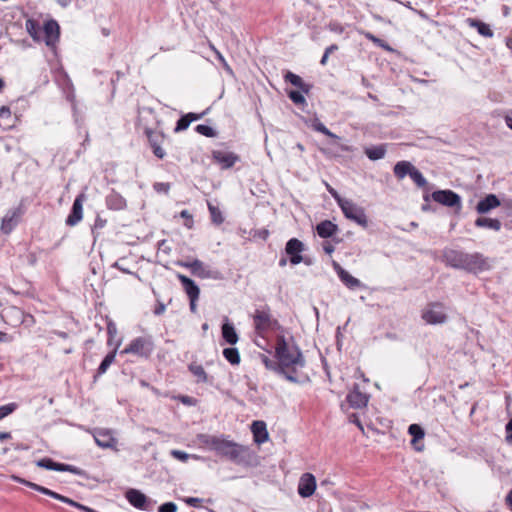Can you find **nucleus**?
<instances>
[{
    "label": "nucleus",
    "instance_id": "nucleus-1",
    "mask_svg": "<svg viewBox=\"0 0 512 512\" xmlns=\"http://www.w3.org/2000/svg\"><path fill=\"white\" fill-rule=\"evenodd\" d=\"M275 358L278 361L279 375L292 383H299L298 371L306 365L305 358L296 344H289L283 335L276 338Z\"/></svg>",
    "mask_w": 512,
    "mask_h": 512
},
{
    "label": "nucleus",
    "instance_id": "nucleus-2",
    "mask_svg": "<svg viewBox=\"0 0 512 512\" xmlns=\"http://www.w3.org/2000/svg\"><path fill=\"white\" fill-rule=\"evenodd\" d=\"M442 261L446 266L478 275L492 268L491 259L480 252L468 253L454 248H444Z\"/></svg>",
    "mask_w": 512,
    "mask_h": 512
},
{
    "label": "nucleus",
    "instance_id": "nucleus-3",
    "mask_svg": "<svg viewBox=\"0 0 512 512\" xmlns=\"http://www.w3.org/2000/svg\"><path fill=\"white\" fill-rule=\"evenodd\" d=\"M202 444L237 465H248L252 459L249 447L228 440L224 435L203 434L199 437Z\"/></svg>",
    "mask_w": 512,
    "mask_h": 512
},
{
    "label": "nucleus",
    "instance_id": "nucleus-4",
    "mask_svg": "<svg viewBox=\"0 0 512 512\" xmlns=\"http://www.w3.org/2000/svg\"><path fill=\"white\" fill-rule=\"evenodd\" d=\"M155 349L153 336L144 334L130 341V354L142 359H149Z\"/></svg>",
    "mask_w": 512,
    "mask_h": 512
},
{
    "label": "nucleus",
    "instance_id": "nucleus-5",
    "mask_svg": "<svg viewBox=\"0 0 512 512\" xmlns=\"http://www.w3.org/2000/svg\"><path fill=\"white\" fill-rule=\"evenodd\" d=\"M253 324L257 333L262 334L268 330L280 328L278 320L271 315L270 308L265 306L263 309H257L253 315Z\"/></svg>",
    "mask_w": 512,
    "mask_h": 512
},
{
    "label": "nucleus",
    "instance_id": "nucleus-6",
    "mask_svg": "<svg viewBox=\"0 0 512 512\" xmlns=\"http://www.w3.org/2000/svg\"><path fill=\"white\" fill-rule=\"evenodd\" d=\"M180 266L189 268L191 273L199 278L202 279H214V280H220L222 279V274L218 270L210 269L208 266H206L202 261L199 259H195L191 262H179Z\"/></svg>",
    "mask_w": 512,
    "mask_h": 512
},
{
    "label": "nucleus",
    "instance_id": "nucleus-7",
    "mask_svg": "<svg viewBox=\"0 0 512 512\" xmlns=\"http://www.w3.org/2000/svg\"><path fill=\"white\" fill-rule=\"evenodd\" d=\"M339 207L347 219L354 221L363 228L368 227V219L362 207L348 199L340 203Z\"/></svg>",
    "mask_w": 512,
    "mask_h": 512
},
{
    "label": "nucleus",
    "instance_id": "nucleus-8",
    "mask_svg": "<svg viewBox=\"0 0 512 512\" xmlns=\"http://www.w3.org/2000/svg\"><path fill=\"white\" fill-rule=\"evenodd\" d=\"M422 319L427 324L437 325L445 323L448 317L444 311L443 304L440 302H433L428 304L422 311Z\"/></svg>",
    "mask_w": 512,
    "mask_h": 512
},
{
    "label": "nucleus",
    "instance_id": "nucleus-9",
    "mask_svg": "<svg viewBox=\"0 0 512 512\" xmlns=\"http://www.w3.org/2000/svg\"><path fill=\"white\" fill-rule=\"evenodd\" d=\"M25 212L26 209L22 202L17 207L8 210L1 222V232L6 235L10 234L20 223Z\"/></svg>",
    "mask_w": 512,
    "mask_h": 512
},
{
    "label": "nucleus",
    "instance_id": "nucleus-10",
    "mask_svg": "<svg viewBox=\"0 0 512 512\" xmlns=\"http://www.w3.org/2000/svg\"><path fill=\"white\" fill-rule=\"evenodd\" d=\"M37 466L47 469V470H53L58 472H70L72 474L78 475V476H84L86 475V472L76 466L60 463L54 461L52 458L45 457L37 461Z\"/></svg>",
    "mask_w": 512,
    "mask_h": 512
},
{
    "label": "nucleus",
    "instance_id": "nucleus-11",
    "mask_svg": "<svg viewBox=\"0 0 512 512\" xmlns=\"http://www.w3.org/2000/svg\"><path fill=\"white\" fill-rule=\"evenodd\" d=\"M157 501L146 496L140 490L130 488V505L134 508L151 512L155 509Z\"/></svg>",
    "mask_w": 512,
    "mask_h": 512
},
{
    "label": "nucleus",
    "instance_id": "nucleus-12",
    "mask_svg": "<svg viewBox=\"0 0 512 512\" xmlns=\"http://www.w3.org/2000/svg\"><path fill=\"white\" fill-rule=\"evenodd\" d=\"M42 30L46 46L55 52L60 37V26L58 22L54 19H50L44 23Z\"/></svg>",
    "mask_w": 512,
    "mask_h": 512
},
{
    "label": "nucleus",
    "instance_id": "nucleus-13",
    "mask_svg": "<svg viewBox=\"0 0 512 512\" xmlns=\"http://www.w3.org/2000/svg\"><path fill=\"white\" fill-rule=\"evenodd\" d=\"M305 245L297 238H291L286 242L285 254L289 257L292 265H298L304 261L302 253L305 251Z\"/></svg>",
    "mask_w": 512,
    "mask_h": 512
},
{
    "label": "nucleus",
    "instance_id": "nucleus-14",
    "mask_svg": "<svg viewBox=\"0 0 512 512\" xmlns=\"http://www.w3.org/2000/svg\"><path fill=\"white\" fill-rule=\"evenodd\" d=\"M144 134L146 135L149 145L152 148L153 154L159 158L163 159L166 155L165 150L161 147L162 142L164 141V134L162 132L154 131L151 128L145 127Z\"/></svg>",
    "mask_w": 512,
    "mask_h": 512
},
{
    "label": "nucleus",
    "instance_id": "nucleus-15",
    "mask_svg": "<svg viewBox=\"0 0 512 512\" xmlns=\"http://www.w3.org/2000/svg\"><path fill=\"white\" fill-rule=\"evenodd\" d=\"M435 202L447 207H460L461 197L452 190H437L431 195Z\"/></svg>",
    "mask_w": 512,
    "mask_h": 512
},
{
    "label": "nucleus",
    "instance_id": "nucleus-16",
    "mask_svg": "<svg viewBox=\"0 0 512 512\" xmlns=\"http://www.w3.org/2000/svg\"><path fill=\"white\" fill-rule=\"evenodd\" d=\"M83 201H84V194H79L75 198V200L72 204L70 213L65 221L67 226H71V227L75 226L81 221V219L83 217Z\"/></svg>",
    "mask_w": 512,
    "mask_h": 512
},
{
    "label": "nucleus",
    "instance_id": "nucleus-17",
    "mask_svg": "<svg viewBox=\"0 0 512 512\" xmlns=\"http://www.w3.org/2000/svg\"><path fill=\"white\" fill-rule=\"evenodd\" d=\"M212 159L221 165L222 169H229L240 160V157L233 152H224L221 150L212 151Z\"/></svg>",
    "mask_w": 512,
    "mask_h": 512
},
{
    "label": "nucleus",
    "instance_id": "nucleus-18",
    "mask_svg": "<svg viewBox=\"0 0 512 512\" xmlns=\"http://www.w3.org/2000/svg\"><path fill=\"white\" fill-rule=\"evenodd\" d=\"M316 489V479L314 475L305 473L301 476L298 484V493L303 498L313 495Z\"/></svg>",
    "mask_w": 512,
    "mask_h": 512
},
{
    "label": "nucleus",
    "instance_id": "nucleus-19",
    "mask_svg": "<svg viewBox=\"0 0 512 512\" xmlns=\"http://www.w3.org/2000/svg\"><path fill=\"white\" fill-rule=\"evenodd\" d=\"M346 401L352 408L361 409L367 406L369 396L365 393H362L359 390L358 385H355L354 389L347 394Z\"/></svg>",
    "mask_w": 512,
    "mask_h": 512
},
{
    "label": "nucleus",
    "instance_id": "nucleus-20",
    "mask_svg": "<svg viewBox=\"0 0 512 512\" xmlns=\"http://www.w3.org/2000/svg\"><path fill=\"white\" fill-rule=\"evenodd\" d=\"M498 206H500V200L498 197L495 194H488L477 203L476 211L479 214H486Z\"/></svg>",
    "mask_w": 512,
    "mask_h": 512
},
{
    "label": "nucleus",
    "instance_id": "nucleus-21",
    "mask_svg": "<svg viewBox=\"0 0 512 512\" xmlns=\"http://www.w3.org/2000/svg\"><path fill=\"white\" fill-rule=\"evenodd\" d=\"M253 439L257 444H262L268 440L269 434L264 421H254L251 425Z\"/></svg>",
    "mask_w": 512,
    "mask_h": 512
},
{
    "label": "nucleus",
    "instance_id": "nucleus-22",
    "mask_svg": "<svg viewBox=\"0 0 512 512\" xmlns=\"http://www.w3.org/2000/svg\"><path fill=\"white\" fill-rule=\"evenodd\" d=\"M46 495L50 496V497H52V498H54L56 500H59V501H61L63 503H66V504H68L70 506H73V507H75V508H77V509H79V510H81L83 512H98V511H96V510H94V509H92V508H90L88 506H85V505H83V504H81L79 502H76L73 499L68 498V497H66V496H64L62 494H59V493H57V492H55V491H53V490H51L49 488L47 490Z\"/></svg>",
    "mask_w": 512,
    "mask_h": 512
},
{
    "label": "nucleus",
    "instance_id": "nucleus-23",
    "mask_svg": "<svg viewBox=\"0 0 512 512\" xmlns=\"http://www.w3.org/2000/svg\"><path fill=\"white\" fill-rule=\"evenodd\" d=\"M177 277L189 298H199L200 289L194 280L182 274H178Z\"/></svg>",
    "mask_w": 512,
    "mask_h": 512
},
{
    "label": "nucleus",
    "instance_id": "nucleus-24",
    "mask_svg": "<svg viewBox=\"0 0 512 512\" xmlns=\"http://www.w3.org/2000/svg\"><path fill=\"white\" fill-rule=\"evenodd\" d=\"M338 230V226L330 220H323L316 226L318 236L324 239L332 237Z\"/></svg>",
    "mask_w": 512,
    "mask_h": 512
},
{
    "label": "nucleus",
    "instance_id": "nucleus-25",
    "mask_svg": "<svg viewBox=\"0 0 512 512\" xmlns=\"http://www.w3.org/2000/svg\"><path fill=\"white\" fill-rule=\"evenodd\" d=\"M284 79L286 82H289L291 85L297 87L303 93H309L311 85L305 83L299 75L294 74L291 71H287V73L284 75Z\"/></svg>",
    "mask_w": 512,
    "mask_h": 512
},
{
    "label": "nucleus",
    "instance_id": "nucleus-26",
    "mask_svg": "<svg viewBox=\"0 0 512 512\" xmlns=\"http://www.w3.org/2000/svg\"><path fill=\"white\" fill-rule=\"evenodd\" d=\"M467 23L470 27L475 28L481 36H484L486 38L493 37V31L490 25L482 22L481 20L468 18Z\"/></svg>",
    "mask_w": 512,
    "mask_h": 512
},
{
    "label": "nucleus",
    "instance_id": "nucleus-27",
    "mask_svg": "<svg viewBox=\"0 0 512 512\" xmlns=\"http://www.w3.org/2000/svg\"><path fill=\"white\" fill-rule=\"evenodd\" d=\"M408 433L412 437L411 444L414 446V449L416 451H422L423 445L418 446L417 443L425 436L424 429L419 424H411L408 427Z\"/></svg>",
    "mask_w": 512,
    "mask_h": 512
},
{
    "label": "nucleus",
    "instance_id": "nucleus-28",
    "mask_svg": "<svg viewBox=\"0 0 512 512\" xmlns=\"http://www.w3.org/2000/svg\"><path fill=\"white\" fill-rule=\"evenodd\" d=\"M475 226L478 228H487L494 231H499L502 227L500 220L496 218L478 217L475 220Z\"/></svg>",
    "mask_w": 512,
    "mask_h": 512
},
{
    "label": "nucleus",
    "instance_id": "nucleus-29",
    "mask_svg": "<svg viewBox=\"0 0 512 512\" xmlns=\"http://www.w3.org/2000/svg\"><path fill=\"white\" fill-rule=\"evenodd\" d=\"M106 204L109 209L120 210L126 206V200L120 194L112 191L106 197Z\"/></svg>",
    "mask_w": 512,
    "mask_h": 512
},
{
    "label": "nucleus",
    "instance_id": "nucleus-30",
    "mask_svg": "<svg viewBox=\"0 0 512 512\" xmlns=\"http://www.w3.org/2000/svg\"><path fill=\"white\" fill-rule=\"evenodd\" d=\"M364 153L372 161L383 159L386 154V144L366 147Z\"/></svg>",
    "mask_w": 512,
    "mask_h": 512
},
{
    "label": "nucleus",
    "instance_id": "nucleus-31",
    "mask_svg": "<svg viewBox=\"0 0 512 512\" xmlns=\"http://www.w3.org/2000/svg\"><path fill=\"white\" fill-rule=\"evenodd\" d=\"M414 165L409 161H399L394 165L393 172L398 179H403L407 175L410 176V173L413 169Z\"/></svg>",
    "mask_w": 512,
    "mask_h": 512
},
{
    "label": "nucleus",
    "instance_id": "nucleus-32",
    "mask_svg": "<svg viewBox=\"0 0 512 512\" xmlns=\"http://www.w3.org/2000/svg\"><path fill=\"white\" fill-rule=\"evenodd\" d=\"M222 337L230 345H235L239 339L235 327L231 323L222 325Z\"/></svg>",
    "mask_w": 512,
    "mask_h": 512
},
{
    "label": "nucleus",
    "instance_id": "nucleus-33",
    "mask_svg": "<svg viewBox=\"0 0 512 512\" xmlns=\"http://www.w3.org/2000/svg\"><path fill=\"white\" fill-rule=\"evenodd\" d=\"M339 278L345 284V286L349 289H357L362 286V283L359 279L352 276L348 271L341 270L339 271Z\"/></svg>",
    "mask_w": 512,
    "mask_h": 512
},
{
    "label": "nucleus",
    "instance_id": "nucleus-34",
    "mask_svg": "<svg viewBox=\"0 0 512 512\" xmlns=\"http://www.w3.org/2000/svg\"><path fill=\"white\" fill-rule=\"evenodd\" d=\"M25 27H26V30L28 32V34L32 37V39L34 41H40V36H39V32L41 30V27L38 23V21L34 20V19H28L26 20V23H25Z\"/></svg>",
    "mask_w": 512,
    "mask_h": 512
},
{
    "label": "nucleus",
    "instance_id": "nucleus-35",
    "mask_svg": "<svg viewBox=\"0 0 512 512\" xmlns=\"http://www.w3.org/2000/svg\"><path fill=\"white\" fill-rule=\"evenodd\" d=\"M223 356L232 365H238L241 360L238 349L234 347L225 348Z\"/></svg>",
    "mask_w": 512,
    "mask_h": 512
},
{
    "label": "nucleus",
    "instance_id": "nucleus-36",
    "mask_svg": "<svg viewBox=\"0 0 512 512\" xmlns=\"http://www.w3.org/2000/svg\"><path fill=\"white\" fill-rule=\"evenodd\" d=\"M188 368L189 371L198 378V382H208V375L201 365L192 363Z\"/></svg>",
    "mask_w": 512,
    "mask_h": 512
},
{
    "label": "nucleus",
    "instance_id": "nucleus-37",
    "mask_svg": "<svg viewBox=\"0 0 512 512\" xmlns=\"http://www.w3.org/2000/svg\"><path fill=\"white\" fill-rule=\"evenodd\" d=\"M12 478L17 483L23 484V485H25V486H27V487H29V488L37 491V492H40V493H42L44 495H46V493H47L48 488H46L44 486H41V485L36 484L34 482L28 481V480H26L24 478H21L19 476H13Z\"/></svg>",
    "mask_w": 512,
    "mask_h": 512
},
{
    "label": "nucleus",
    "instance_id": "nucleus-38",
    "mask_svg": "<svg viewBox=\"0 0 512 512\" xmlns=\"http://www.w3.org/2000/svg\"><path fill=\"white\" fill-rule=\"evenodd\" d=\"M312 128L317 131V132H320L332 139H335V140H339L340 137L337 136L336 134H334L333 132H331L321 121H319L318 119H316L313 123H312Z\"/></svg>",
    "mask_w": 512,
    "mask_h": 512
},
{
    "label": "nucleus",
    "instance_id": "nucleus-39",
    "mask_svg": "<svg viewBox=\"0 0 512 512\" xmlns=\"http://www.w3.org/2000/svg\"><path fill=\"white\" fill-rule=\"evenodd\" d=\"M95 442L98 446L108 448L112 446L114 439L108 433H98L94 436Z\"/></svg>",
    "mask_w": 512,
    "mask_h": 512
},
{
    "label": "nucleus",
    "instance_id": "nucleus-40",
    "mask_svg": "<svg viewBox=\"0 0 512 512\" xmlns=\"http://www.w3.org/2000/svg\"><path fill=\"white\" fill-rule=\"evenodd\" d=\"M208 209L210 212L211 220L214 224L220 225L224 222V217L218 207L208 203Z\"/></svg>",
    "mask_w": 512,
    "mask_h": 512
},
{
    "label": "nucleus",
    "instance_id": "nucleus-41",
    "mask_svg": "<svg viewBox=\"0 0 512 512\" xmlns=\"http://www.w3.org/2000/svg\"><path fill=\"white\" fill-rule=\"evenodd\" d=\"M410 178L413 182L420 188H423L427 185V180L423 176V174L414 166L411 173Z\"/></svg>",
    "mask_w": 512,
    "mask_h": 512
},
{
    "label": "nucleus",
    "instance_id": "nucleus-42",
    "mask_svg": "<svg viewBox=\"0 0 512 512\" xmlns=\"http://www.w3.org/2000/svg\"><path fill=\"white\" fill-rule=\"evenodd\" d=\"M10 120H11V111H10V108L7 107V106H2L0 108V126L1 127H5V128H9L11 125H10Z\"/></svg>",
    "mask_w": 512,
    "mask_h": 512
},
{
    "label": "nucleus",
    "instance_id": "nucleus-43",
    "mask_svg": "<svg viewBox=\"0 0 512 512\" xmlns=\"http://www.w3.org/2000/svg\"><path fill=\"white\" fill-rule=\"evenodd\" d=\"M195 131L203 136L210 137V138L217 136L216 130L214 128H212L211 126L205 125V124L197 125L195 127Z\"/></svg>",
    "mask_w": 512,
    "mask_h": 512
},
{
    "label": "nucleus",
    "instance_id": "nucleus-44",
    "mask_svg": "<svg viewBox=\"0 0 512 512\" xmlns=\"http://www.w3.org/2000/svg\"><path fill=\"white\" fill-rule=\"evenodd\" d=\"M261 360H262V363L264 364V366L268 370H271V371L279 374L278 361H277L276 358L275 359H271L268 356L262 354L261 355Z\"/></svg>",
    "mask_w": 512,
    "mask_h": 512
},
{
    "label": "nucleus",
    "instance_id": "nucleus-45",
    "mask_svg": "<svg viewBox=\"0 0 512 512\" xmlns=\"http://www.w3.org/2000/svg\"><path fill=\"white\" fill-rule=\"evenodd\" d=\"M190 124H191V119H188L187 115L185 114V115L181 116L178 119V121L176 122L174 131L175 132L184 131L189 127Z\"/></svg>",
    "mask_w": 512,
    "mask_h": 512
},
{
    "label": "nucleus",
    "instance_id": "nucleus-46",
    "mask_svg": "<svg viewBox=\"0 0 512 512\" xmlns=\"http://www.w3.org/2000/svg\"><path fill=\"white\" fill-rule=\"evenodd\" d=\"M17 407L18 405L14 402L0 406V420L12 414L17 409Z\"/></svg>",
    "mask_w": 512,
    "mask_h": 512
},
{
    "label": "nucleus",
    "instance_id": "nucleus-47",
    "mask_svg": "<svg viewBox=\"0 0 512 512\" xmlns=\"http://www.w3.org/2000/svg\"><path fill=\"white\" fill-rule=\"evenodd\" d=\"M303 92L300 90V91H295V90H292L288 93V96L289 98L291 99V101L296 104V105H300V104H304L305 103V97L303 96L302 94Z\"/></svg>",
    "mask_w": 512,
    "mask_h": 512
},
{
    "label": "nucleus",
    "instance_id": "nucleus-48",
    "mask_svg": "<svg viewBox=\"0 0 512 512\" xmlns=\"http://www.w3.org/2000/svg\"><path fill=\"white\" fill-rule=\"evenodd\" d=\"M171 456L181 462H186L189 458H196L195 455H190L182 450H172L170 452Z\"/></svg>",
    "mask_w": 512,
    "mask_h": 512
},
{
    "label": "nucleus",
    "instance_id": "nucleus-49",
    "mask_svg": "<svg viewBox=\"0 0 512 512\" xmlns=\"http://www.w3.org/2000/svg\"><path fill=\"white\" fill-rule=\"evenodd\" d=\"M106 225V220L97 215L94 224L91 227L92 234L96 238L98 230L102 229Z\"/></svg>",
    "mask_w": 512,
    "mask_h": 512
},
{
    "label": "nucleus",
    "instance_id": "nucleus-50",
    "mask_svg": "<svg viewBox=\"0 0 512 512\" xmlns=\"http://www.w3.org/2000/svg\"><path fill=\"white\" fill-rule=\"evenodd\" d=\"M170 187H171L170 183H165V182H155L153 184V188L157 193H163L165 195H167L169 193Z\"/></svg>",
    "mask_w": 512,
    "mask_h": 512
},
{
    "label": "nucleus",
    "instance_id": "nucleus-51",
    "mask_svg": "<svg viewBox=\"0 0 512 512\" xmlns=\"http://www.w3.org/2000/svg\"><path fill=\"white\" fill-rule=\"evenodd\" d=\"M177 505L174 502H166L158 507V512H177Z\"/></svg>",
    "mask_w": 512,
    "mask_h": 512
},
{
    "label": "nucleus",
    "instance_id": "nucleus-52",
    "mask_svg": "<svg viewBox=\"0 0 512 512\" xmlns=\"http://www.w3.org/2000/svg\"><path fill=\"white\" fill-rule=\"evenodd\" d=\"M184 502L190 507L198 508L201 506L203 499L196 497H187L184 499Z\"/></svg>",
    "mask_w": 512,
    "mask_h": 512
},
{
    "label": "nucleus",
    "instance_id": "nucleus-53",
    "mask_svg": "<svg viewBox=\"0 0 512 512\" xmlns=\"http://www.w3.org/2000/svg\"><path fill=\"white\" fill-rule=\"evenodd\" d=\"M110 365H111L110 363H108L107 361H105V360L103 359V360L101 361V363H100V365H99L98 369H97V372H96V374H95L94 378H97L98 376H100V375L104 374V373L107 371V369L109 368V366H110Z\"/></svg>",
    "mask_w": 512,
    "mask_h": 512
},
{
    "label": "nucleus",
    "instance_id": "nucleus-54",
    "mask_svg": "<svg viewBox=\"0 0 512 512\" xmlns=\"http://www.w3.org/2000/svg\"><path fill=\"white\" fill-rule=\"evenodd\" d=\"M116 331H117L116 326L111 322L108 323V325H107V332L109 335L108 344L112 343V340H113V337H114V334L116 333Z\"/></svg>",
    "mask_w": 512,
    "mask_h": 512
},
{
    "label": "nucleus",
    "instance_id": "nucleus-55",
    "mask_svg": "<svg viewBox=\"0 0 512 512\" xmlns=\"http://www.w3.org/2000/svg\"><path fill=\"white\" fill-rule=\"evenodd\" d=\"M165 309H166V306L164 303L158 301L157 302V305L154 309V314L159 316V315H162L164 312H165Z\"/></svg>",
    "mask_w": 512,
    "mask_h": 512
},
{
    "label": "nucleus",
    "instance_id": "nucleus-56",
    "mask_svg": "<svg viewBox=\"0 0 512 512\" xmlns=\"http://www.w3.org/2000/svg\"><path fill=\"white\" fill-rule=\"evenodd\" d=\"M269 236V231L267 229H260L255 232L254 237H259L262 240H266Z\"/></svg>",
    "mask_w": 512,
    "mask_h": 512
},
{
    "label": "nucleus",
    "instance_id": "nucleus-57",
    "mask_svg": "<svg viewBox=\"0 0 512 512\" xmlns=\"http://www.w3.org/2000/svg\"><path fill=\"white\" fill-rule=\"evenodd\" d=\"M323 250L326 254L331 255L335 251V247L326 241L323 243Z\"/></svg>",
    "mask_w": 512,
    "mask_h": 512
},
{
    "label": "nucleus",
    "instance_id": "nucleus-58",
    "mask_svg": "<svg viewBox=\"0 0 512 512\" xmlns=\"http://www.w3.org/2000/svg\"><path fill=\"white\" fill-rule=\"evenodd\" d=\"M330 194L333 196V198L336 200L337 204L340 206V203H343L346 199L342 198L336 190L330 188L329 189Z\"/></svg>",
    "mask_w": 512,
    "mask_h": 512
},
{
    "label": "nucleus",
    "instance_id": "nucleus-59",
    "mask_svg": "<svg viewBox=\"0 0 512 512\" xmlns=\"http://www.w3.org/2000/svg\"><path fill=\"white\" fill-rule=\"evenodd\" d=\"M186 115H187L188 119H191V122H192V121L201 119L205 115V112H202L200 114L190 112V113H187Z\"/></svg>",
    "mask_w": 512,
    "mask_h": 512
},
{
    "label": "nucleus",
    "instance_id": "nucleus-60",
    "mask_svg": "<svg viewBox=\"0 0 512 512\" xmlns=\"http://www.w3.org/2000/svg\"><path fill=\"white\" fill-rule=\"evenodd\" d=\"M115 356H116V350H113L111 352H109L105 357H104V360L107 361L108 363L112 364L113 361L115 360Z\"/></svg>",
    "mask_w": 512,
    "mask_h": 512
},
{
    "label": "nucleus",
    "instance_id": "nucleus-61",
    "mask_svg": "<svg viewBox=\"0 0 512 512\" xmlns=\"http://www.w3.org/2000/svg\"><path fill=\"white\" fill-rule=\"evenodd\" d=\"M190 300V310L192 313H195L196 310H197V305H196V301L198 300V298H189Z\"/></svg>",
    "mask_w": 512,
    "mask_h": 512
},
{
    "label": "nucleus",
    "instance_id": "nucleus-62",
    "mask_svg": "<svg viewBox=\"0 0 512 512\" xmlns=\"http://www.w3.org/2000/svg\"><path fill=\"white\" fill-rule=\"evenodd\" d=\"M338 147L342 152H352L353 151V147L346 145V144H339Z\"/></svg>",
    "mask_w": 512,
    "mask_h": 512
},
{
    "label": "nucleus",
    "instance_id": "nucleus-63",
    "mask_svg": "<svg viewBox=\"0 0 512 512\" xmlns=\"http://www.w3.org/2000/svg\"><path fill=\"white\" fill-rule=\"evenodd\" d=\"M337 50H338V45L337 44H332V45L328 46L325 49V52L330 55L331 53H333V52H335Z\"/></svg>",
    "mask_w": 512,
    "mask_h": 512
},
{
    "label": "nucleus",
    "instance_id": "nucleus-64",
    "mask_svg": "<svg viewBox=\"0 0 512 512\" xmlns=\"http://www.w3.org/2000/svg\"><path fill=\"white\" fill-rule=\"evenodd\" d=\"M506 502L510 506V508L512 509V490L509 491V493L507 494Z\"/></svg>",
    "mask_w": 512,
    "mask_h": 512
}]
</instances>
